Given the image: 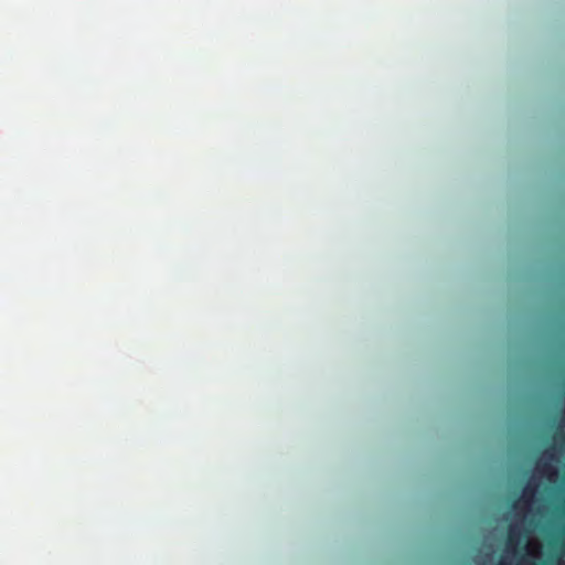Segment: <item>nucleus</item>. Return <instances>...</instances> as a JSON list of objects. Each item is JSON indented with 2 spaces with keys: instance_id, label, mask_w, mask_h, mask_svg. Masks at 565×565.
Instances as JSON below:
<instances>
[{
  "instance_id": "nucleus-1",
  "label": "nucleus",
  "mask_w": 565,
  "mask_h": 565,
  "mask_svg": "<svg viewBox=\"0 0 565 565\" xmlns=\"http://www.w3.org/2000/svg\"><path fill=\"white\" fill-rule=\"evenodd\" d=\"M519 536H520V533L516 531V529L511 526L509 529L508 546L514 545L519 541Z\"/></svg>"
},
{
  "instance_id": "nucleus-2",
  "label": "nucleus",
  "mask_w": 565,
  "mask_h": 565,
  "mask_svg": "<svg viewBox=\"0 0 565 565\" xmlns=\"http://www.w3.org/2000/svg\"><path fill=\"white\" fill-rule=\"evenodd\" d=\"M535 492V488L532 487L530 483L524 488L523 490V497L524 499H532Z\"/></svg>"
},
{
  "instance_id": "nucleus-3",
  "label": "nucleus",
  "mask_w": 565,
  "mask_h": 565,
  "mask_svg": "<svg viewBox=\"0 0 565 565\" xmlns=\"http://www.w3.org/2000/svg\"><path fill=\"white\" fill-rule=\"evenodd\" d=\"M500 565H507V563L502 559V561L500 562Z\"/></svg>"
}]
</instances>
